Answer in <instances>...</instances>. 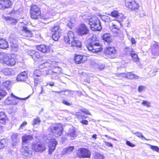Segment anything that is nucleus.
<instances>
[{
  "mask_svg": "<svg viewBox=\"0 0 159 159\" xmlns=\"http://www.w3.org/2000/svg\"><path fill=\"white\" fill-rule=\"evenodd\" d=\"M52 69L49 70L48 73L49 75H52V78L53 79H56L57 76L56 77L61 71V69L59 67H54L53 66Z\"/></svg>",
  "mask_w": 159,
  "mask_h": 159,
  "instance_id": "obj_12",
  "label": "nucleus"
},
{
  "mask_svg": "<svg viewBox=\"0 0 159 159\" xmlns=\"http://www.w3.org/2000/svg\"><path fill=\"white\" fill-rule=\"evenodd\" d=\"M26 52L27 54L31 56L32 57L34 54L35 53V51L34 50H26Z\"/></svg>",
  "mask_w": 159,
  "mask_h": 159,
  "instance_id": "obj_50",
  "label": "nucleus"
},
{
  "mask_svg": "<svg viewBox=\"0 0 159 159\" xmlns=\"http://www.w3.org/2000/svg\"><path fill=\"white\" fill-rule=\"evenodd\" d=\"M145 87L143 86H139V88L138 89V90L139 92H142L145 88Z\"/></svg>",
  "mask_w": 159,
  "mask_h": 159,
  "instance_id": "obj_59",
  "label": "nucleus"
},
{
  "mask_svg": "<svg viewBox=\"0 0 159 159\" xmlns=\"http://www.w3.org/2000/svg\"><path fill=\"white\" fill-rule=\"evenodd\" d=\"M7 145L5 139L1 140L0 141V149H3Z\"/></svg>",
  "mask_w": 159,
  "mask_h": 159,
  "instance_id": "obj_38",
  "label": "nucleus"
},
{
  "mask_svg": "<svg viewBox=\"0 0 159 159\" xmlns=\"http://www.w3.org/2000/svg\"><path fill=\"white\" fill-rule=\"evenodd\" d=\"M152 54L154 55H159V43L155 42L151 46Z\"/></svg>",
  "mask_w": 159,
  "mask_h": 159,
  "instance_id": "obj_18",
  "label": "nucleus"
},
{
  "mask_svg": "<svg viewBox=\"0 0 159 159\" xmlns=\"http://www.w3.org/2000/svg\"><path fill=\"white\" fill-rule=\"evenodd\" d=\"M4 87L9 90L11 87V82L9 81H7L3 83L2 87Z\"/></svg>",
  "mask_w": 159,
  "mask_h": 159,
  "instance_id": "obj_33",
  "label": "nucleus"
},
{
  "mask_svg": "<svg viewBox=\"0 0 159 159\" xmlns=\"http://www.w3.org/2000/svg\"><path fill=\"white\" fill-rule=\"evenodd\" d=\"M33 139V136L31 135H25L22 137V148L21 151L24 156L27 158H31L32 156V151L30 150L27 143L28 141Z\"/></svg>",
  "mask_w": 159,
  "mask_h": 159,
  "instance_id": "obj_2",
  "label": "nucleus"
},
{
  "mask_svg": "<svg viewBox=\"0 0 159 159\" xmlns=\"http://www.w3.org/2000/svg\"><path fill=\"white\" fill-rule=\"evenodd\" d=\"M75 21V20L74 19L71 20L70 21H69L67 23V26H68L70 28H71L74 25Z\"/></svg>",
  "mask_w": 159,
  "mask_h": 159,
  "instance_id": "obj_41",
  "label": "nucleus"
},
{
  "mask_svg": "<svg viewBox=\"0 0 159 159\" xmlns=\"http://www.w3.org/2000/svg\"><path fill=\"white\" fill-rule=\"evenodd\" d=\"M75 115L77 116V117L80 119H81V115H80V113L79 112H77L75 113Z\"/></svg>",
  "mask_w": 159,
  "mask_h": 159,
  "instance_id": "obj_63",
  "label": "nucleus"
},
{
  "mask_svg": "<svg viewBox=\"0 0 159 159\" xmlns=\"http://www.w3.org/2000/svg\"><path fill=\"white\" fill-rule=\"evenodd\" d=\"M2 18L4 19L5 20L7 21L9 23L12 24L14 25H15L17 21L16 19L10 17L9 16L6 17L4 15H2Z\"/></svg>",
  "mask_w": 159,
  "mask_h": 159,
  "instance_id": "obj_25",
  "label": "nucleus"
},
{
  "mask_svg": "<svg viewBox=\"0 0 159 159\" xmlns=\"http://www.w3.org/2000/svg\"><path fill=\"white\" fill-rule=\"evenodd\" d=\"M7 94V93L3 90H2V88L0 89V100L1 99V97L5 96Z\"/></svg>",
  "mask_w": 159,
  "mask_h": 159,
  "instance_id": "obj_45",
  "label": "nucleus"
},
{
  "mask_svg": "<svg viewBox=\"0 0 159 159\" xmlns=\"http://www.w3.org/2000/svg\"><path fill=\"white\" fill-rule=\"evenodd\" d=\"M32 150L36 152H42L46 150L45 145L44 143H33L31 144Z\"/></svg>",
  "mask_w": 159,
  "mask_h": 159,
  "instance_id": "obj_7",
  "label": "nucleus"
},
{
  "mask_svg": "<svg viewBox=\"0 0 159 159\" xmlns=\"http://www.w3.org/2000/svg\"><path fill=\"white\" fill-rule=\"evenodd\" d=\"M4 9L8 8L11 7L12 3L9 0H3Z\"/></svg>",
  "mask_w": 159,
  "mask_h": 159,
  "instance_id": "obj_31",
  "label": "nucleus"
},
{
  "mask_svg": "<svg viewBox=\"0 0 159 159\" xmlns=\"http://www.w3.org/2000/svg\"><path fill=\"white\" fill-rule=\"evenodd\" d=\"M46 142L49 143L48 145L49 147L48 152L49 154H51L55 150L57 144V142L54 138L48 139Z\"/></svg>",
  "mask_w": 159,
  "mask_h": 159,
  "instance_id": "obj_10",
  "label": "nucleus"
},
{
  "mask_svg": "<svg viewBox=\"0 0 159 159\" xmlns=\"http://www.w3.org/2000/svg\"><path fill=\"white\" fill-rule=\"evenodd\" d=\"M3 72L5 75H9L13 74V70L11 68H6L3 70Z\"/></svg>",
  "mask_w": 159,
  "mask_h": 159,
  "instance_id": "obj_32",
  "label": "nucleus"
},
{
  "mask_svg": "<svg viewBox=\"0 0 159 159\" xmlns=\"http://www.w3.org/2000/svg\"><path fill=\"white\" fill-rule=\"evenodd\" d=\"M120 21L117 22L116 20L112 23V25L111 27V31L115 33H118V31L119 30L121 25Z\"/></svg>",
  "mask_w": 159,
  "mask_h": 159,
  "instance_id": "obj_17",
  "label": "nucleus"
},
{
  "mask_svg": "<svg viewBox=\"0 0 159 159\" xmlns=\"http://www.w3.org/2000/svg\"><path fill=\"white\" fill-rule=\"evenodd\" d=\"M104 143L108 147H113L112 144L110 143L107 142L106 141H105Z\"/></svg>",
  "mask_w": 159,
  "mask_h": 159,
  "instance_id": "obj_60",
  "label": "nucleus"
},
{
  "mask_svg": "<svg viewBox=\"0 0 159 159\" xmlns=\"http://www.w3.org/2000/svg\"><path fill=\"white\" fill-rule=\"evenodd\" d=\"M11 51L14 52H16L18 50L17 45L12 43L11 45Z\"/></svg>",
  "mask_w": 159,
  "mask_h": 159,
  "instance_id": "obj_37",
  "label": "nucleus"
},
{
  "mask_svg": "<svg viewBox=\"0 0 159 159\" xmlns=\"http://www.w3.org/2000/svg\"><path fill=\"white\" fill-rule=\"evenodd\" d=\"M102 39L108 43L111 42L112 41V39L110 37V35L109 33H106L102 36Z\"/></svg>",
  "mask_w": 159,
  "mask_h": 159,
  "instance_id": "obj_28",
  "label": "nucleus"
},
{
  "mask_svg": "<svg viewBox=\"0 0 159 159\" xmlns=\"http://www.w3.org/2000/svg\"><path fill=\"white\" fill-rule=\"evenodd\" d=\"M78 34L81 35H83L88 34L89 30L85 25L81 24L77 30Z\"/></svg>",
  "mask_w": 159,
  "mask_h": 159,
  "instance_id": "obj_14",
  "label": "nucleus"
},
{
  "mask_svg": "<svg viewBox=\"0 0 159 159\" xmlns=\"http://www.w3.org/2000/svg\"><path fill=\"white\" fill-rule=\"evenodd\" d=\"M27 124V122L26 121H25L23 122V123L20 125V129L23 128V127L26 125Z\"/></svg>",
  "mask_w": 159,
  "mask_h": 159,
  "instance_id": "obj_62",
  "label": "nucleus"
},
{
  "mask_svg": "<svg viewBox=\"0 0 159 159\" xmlns=\"http://www.w3.org/2000/svg\"><path fill=\"white\" fill-rule=\"evenodd\" d=\"M116 50L114 47H109L107 48L106 53L108 54H115Z\"/></svg>",
  "mask_w": 159,
  "mask_h": 159,
  "instance_id": "obj_30",
  "label": "nucleus"
},
{
  "mask_svg": "<svg viewBox=\"0 0 159 159\" xmlns=\"http://www.w3.org/2000/svg\"><path fill=\"white\" fill-rule=\"evenodd\" d=\"M36 48L39 51L43 53L48 52L50 50L49 46H46L44 44L38 45L37 46Z\"/></svg>",
  "mask_w": 159,
  "mask_h": 159,
  "instance_id": "obj_20",
  "label": "nucleus"
},
{
  "mask_svg": "<svg viewBox=\"0 0 159 159\" xmlns=\"http://www.w3.org/2000/svg\"><path fill=\"white\" fill-rule=\"evenodd\" d=\"M98 39L95 35H93L90 39V43L96 42L95 41H97Z\"/></svg>",
  "mask_w": 159,
  "mask_h": 159,
  "instance_id": "obj_54",
  "label": "nucleus"
},
{
  "mask_svg": "<svg viewBox=\"0 0 159 159\" xmlns=\"http://www.w3.org/2000/svg\"><path fill=\"white\" fill-rule=\"evenodd\" d=\"M64 41L67 43L71 44L72 47H80L81 45V42L75 36L73 32L69 31L64 34Z\"/></svg>",
  "mask_w": 159,
  "mask_h": 159,
  "instance_id": "obj_3",
  "label": "nucleus"
},
{
  "mask_svg": "<svg viewBox=\"0 0 159 159\" xmlns=\"http://www.w3.org/2000/svg\"><path fill=\"white\" fill-rule=\"evenodd\" d=\"M62 102L63 104L67 106H70L71 105V104L69 102H68L66 101L65 99H63L62 101Z\"/></svg>",
  "mask_w": 159,
  "mask_h": 159,
  "instance_id": "obj_58",
  "label": "nucleus"
},
{
  "mask_svg": "<svg viewBox=\"0 0 159 159\" xmlns=\"http://www.w3.org/2000/svg\"><path fill=\"white\" fill-rule=\"evenodd\" d=\"M7 119V117L5 113L3 111L0 112V123L5 125Z\"/></svg>",
  "mask_w": 159,
  "mask_h": 159,
  "instance_id": "obj_24",
  "label": "nucleus"
},
{
  "mask_svg": "<svg viewBox=\"0 0 159 159\" xmlns=\"http://www.w3.org/2000/svg\"><path fill=\"white\" fill-rule=\"evenodd\" d=\"M56 93H59L60 95H67V94L66 93V91H59V92H56Z\"/></svg>",
  "mask_w": 159,
  "mask_h": 159,
  "instance_id": "obj_61",
  "label": "nucleus"
},
{
  "mask_svg": "<svg viewBox=\"0 0 159 159\" xmlns=\"http://www.w3.org/2000/svg\"><path fill=\"white\" fill-rule=\"evenodd\" d=\"M117 18L118 19V20H117L116 21L117 22H119V20H120V22H121V21H122L124 19L123 15L121 14H119Z\"/></svg>",
  "mask_w": 159,
  "mask_h": 159,
  "instance_id": "obj_48",
  "label": "nucleus"
},
{
  "mask_svg": "<svg viewBox=\"0 0 159 159\" xmlns=\"http://www.w3.org/2000/svg\"><path fill=\"white\" fill-rule=\"evenodd\" d=\"M131 57L132 58L133 60L135 62H137L139 61V57L135 53L134 51L133 53H132L131 55H130Z\"/></svg>",
  "mask_w": 159,
  "mask_h": 159,
  "instance_id": "obj_36",
  "label": "nucleus"
},
{
  "mask_svg": "<svg viewBox=\"0 0 159 159\" xmlns=\"http://www.w3.org/2000/svg\"><path fill=\"white\" fill-rule=\"evenodd\" d=\"M150 146V148L152 150L154 151H156L157 152V150H158L159 147L156 146L152 145L150 144H148Z\"/></svg>",
  "mask_w": 159,
  "mask_h": 159,
  "instance_id": "obj_44",
  "label": "nucleus"
},
{
  "mask_svg": "<svg viewBox=\"0 0 159 159\" xmlns=\"http://www.w3.org/2000/svg\"><path fill=\"white\" fill-rule=\"evenodd\" d=\"M97 67L100 70H103L105 67V65L103 64H98L97 65Z\"/></svg>",
  "mask_w": 159,
  "mask_h": 159,
  "instance_id": "obj_55",
  "label": "nucleus"
},
{
  "mask_svg": "<svg viewBox=\"0 0 159 159\" xmlns=\"http://www.w3.org/2000/svg\"><path fill=\"white\" fill-rule=\"evenodd\" d=\"M8 47V43L6 40L2 39H0V48L5 49Z\"/></svg>",
  "mask_w": 159,
  "mask_h": 159,
  "instance_id": "obj_27",
  "label": "nucleus"
},
{
  "mask_svg": "<svg viewBox=\"0 0 159 159\" xmlns=\"http://www.w3.org/2000/svg\"><path fill=\"white\" fill-rule=\"evenodd\" d=\"M142 104L143 106H146L147 107H150L151 106L150 102L147 101L143 100L142 102Z\"/></svg>",
  "mask_w": 159,
  "mask_h": 159,
  "instance_id": "obj_46",
  "label": "nucleus"
},
{
  "mask_svg": "<svg viewBox=\"0 0 159 159\" xmlns=\"http://www.w3.org/2000/svg\"><path fill=\"white\" fill-rule=\"evenodd\" d=\"M79 156L83 158H89L91 157V153L86 148H80L78 151Z\"/></svg>",
  "mask_w": 159,
  "mask_h": 159,
  "instance_id": "obj_13",
  "label": "nucleus"
},
{
  "mask_svg": "<svg viewBox=\"0 0 159 159\" xmlns=\"http://www.w3.org/2000/svg\"><path fill=\"white\" fill-rule=\"evenodd\" d=\"M11 97H8L4 101V103L6 105H14L17 104V102H13V100L12 99V98H16L17 99L24 100H25L27 99V98H20L18 97H17L14 95L13 93H11Z\"/></svg>",
  "mask_w": 159,
  "mask_h": 159,
  "instance_id": "obj_11",
  "label": "nucleus"
},
{
  "mask_svg": "<svg viewBox=\"0 0 159 159\" xmlns=\"http://www.w3.org/2000/svg\"><path fill=\"white\" fill-rule=\"evenodd\" d=\"M0 60L2 61L6 65L9 66H14L16 64L14 58L8 56L7 53L4 52L0 53Z\"/></svg>",
  "mask_w": 159,
  "mask_h": 159,
  "instance_id": "obj_4",
  "label": "nucleus"
},
{
  "mask_svg": "<svg viewBox=\"0 0 159 159\" xmlns=\"http://www.w3.org/2000/svg\"><path fill=\"white\" fill-rule=\"evenodd\" d=\"M125 4L131 11H136L139 7V4L134 0H125Z\"/></svg>",
  "mask_w": 159,
  "mask_h": 159,
  "instance_id": "obj_9",
  "label": "nucleus"
},
{
  "mask_svg": "<svg viewBox=\"0 0 159 159\" xmlns=\"http://www.w3.org/2000/svg\"><path fill=\"white\" fill-rule=\"evenodd\" d=\"M34 85L35 86L37 85L39 82H40V78H39V77H34Z\"/></svg>",
  "mask_w": 159,
  "mask_h": 159,
  "instance_id": "obj_52",
  "label": "nucleus"
},
{
  "mask_svg": "<svg viewBox=\"0 0 159 159\" xmlns=\"http://www.w3.org/2000/svg\"><path fill=\"white\" fill-rule=\"evenodd\" d=\"M41 75V71L39 70H36L34 71L33 74V76L39 77L40 78Z\"/></svg>",
  "mask_w": 159,
  "mask_h": 159,
  "instance_id": "obj_39",
  "label": "nucleus"
},
{
  "mask_svg": "<svg viewBox=\"0 0 159 159\" xmlns=\"http://www.w3.org/2000/svg\"><path fill=\"white\" fill-rule=\"evenodd\" d=\"M95 159H104V157L102 155L99 153H97L95 157Z\"/></svg>",
  "mask_w": 159,
  "mask_h": 159,
  "instance_id": "obj_49",
  "label": "nucleus"
},
{
  "mask_svg": "<svg viewBox=\"0 0 159 159\" xmlns=\"http://www.w3.org/2000/svg\"><path fill=\"white\" fill-rule=\"evenodd\" d=\"M40 57L39 53L38 52H35V53L34 54V55L32 57V58L34 60H35L36 58H39Z\"/></svg>",
  "mask_w": 159,
  "mask_h": 159,
  "instance_id": "obj_47",
  "label": "nucleus"
},
{
  "mask_svg": "<svg viewBox=\"0 0 159 159\" xmlns=\"http://www.w3.org/2000/svg\"><path fill=\"white\" fill-rule=\"evenodd\" d=\"M30 11L37 12V13H39V12H41L39 8L35 5H34L31 6Z\"/></svg>",
  "mask_w": 159,
  "mask_h": 159,
  "instance_id": "obj_34",
  "label": "nucleus"
},
{
  "mask_svg": "<svg viewBox=\"0 0 159 159\" xmlns=\"http://www.w3.org/2000/svg\"><path fill=\"white\" fill-rule=\"evenodd\" d=\"M83 20L90 25L91 30L93 31H100L102 29L100 21L95 16H90L84 14L81 16Z\"/></svg>",
  "mask_w": 159,
  "mask_h": 159,
  "instance_id": "obj_1",
  "label": "nucleus"
},
{
  "mask_svg": "<svg viewBox=\"0 0 159 159\" xmlns=\"http://www.w3.org/2000/svg\"><path fill=\"white\" fill-rule=\"evenodd\" d=\"M49 66V63L47 62H45L43 63L40 65L39 66V67L40 69H43L44 67H46L48 66Z\"/></svg>",
  "mask_w": 159,
  "mask_h": 159,
  "instance_id": "obj_40",
  "label": "nucleus"
},
{
  "mask_svg": "<svg viewBox=\"0 0 159 159\" xmlns=\"http://www.w3.org/2000/svg\"><path fill=\"white\" fill-rule=\"evenodd\" d=\"M3 0H0V9L4 10Z\"/></svg>",
  "mask_w": 159,
  "mask_h": 159,
  "instance_id": "obj_57",
  "label": "nucleus"
},
{
  "mask_svg": "<svg viewBox=\"0 0 159 159\" xmlns=\"http://www.w3.org/2000/svg\"><path fill=\"white\" fill-rule=\"evenodd\" d=\"M137 136L141 139H143L145 140H148L141 133L139 132H136L134 133Z\"/></svg>",
  "mask_w": 159,
  "mask_h": 159,
  "instance_id": "obj_43",
  "label": "nucleus"
},
{
  "mask_svg": "<svg viewBox=\"0 0 159 159\" xmlns=\"http://www.w3.org/2000/svg\"><path fill=\"white\" fill-rule=\"evenodd\" d=\"M37 13V12L30 11V17L32 19H38L40 17L41 12H39Z\"/></svg>",
  "mask_w": 159,
  "mask_h": 159,
  "instance_id": "obj_29",
  "label": "nucleus"
},
{
  "mask_svg": "<svg viewBox=\"0 0 159 159\" xmlns=\"http://www.w3.org/2000/svg\"><path fill=\"white\" fill-rule=\"evenodd\" d=\"M82 111L83 112L86 113L87 114H88V115L90 114V113H89V111L88 110H87L83 109L82 110Z\"/></svg>",
  "mask_w": 159,
  "mask_h": 159,
  "instance_id": "obj_64",
  "label": "nucleus"
},
{
  "mask_svg": "<svg viewBox=\"0 0 159 159\" xmlns=\"http://www.w3.org/2000/svg\"><path fill=\"white\" fill-rule=\"evenodd\" d=\"M27 74L25 72H23L18 75L17 77V80L18 81H24L27 79Z\"/></svg>",
  "mask_w": 159,
  "mask_h": 159,
  "instance_id": "obj_23",
  "label": "nucleus"
},
{
  "mask_svg": "<svg viewBox=\"0 0 159 159\" xmlns=\"http://www.w3.org/2000/svg\"><path fill=\"white\" fill-rule=\"evenodd\" d=\"M74 149V146H70L68 148H66L63 149L62 152V154L64 155L66 154H69L71 153Z\"/></svg>",
  "mask_w": 159,
  "mask_h": 159,
  "instance_id": "obj_26",
  "label": "nucleus"
},
{
  "mask_svg": "<svg viewBox=\"0 0 159 159\" xmlns=\"http://www.w3.org/2000/svg\"><path fill=\"white\" fill-rule=\"evenodd\" d=\"M67 134L68 136L71 138V139L77 136L76 130L73 127L69 129V131Z\"/></svg>",
  "mask_w": 159,
  "mask_h": 159,
  "instance_id": "obj_22",
  "label": "nucleus"
},
{
  "mask_svg": "<svg viewBox=\"0 0 159 159\" xmlns=\"http://www.w3.org/2000/svg\"><path fill=\"white\" fill-rule=\"evenodd\" d=\"M86 47L89 51L93 53L101 52L102 49V45L99 43L94 42L88 44Z\"/></svg>",
  "mask_w": 159,
  "mask_h": 159,
  "instance_id": "obj_5",
  "label": "nucleus"
},
{
  "mask_svg": "<svg viewBox=\"0 0 159 159\" xmlns=\"http://www.w3.org/2000/svg\"><path fill=\"white\" fill-rule=\"evenodd\" d=\"M101 18L105 22H108L110 21V18L108 16H101Z\"/></svg>",
  "mask_w": 159,
  "mask_h": 159,
  "instance_id": "obj_42",
  "label": "nucleus"
},
{
  "mask_svg": "<svg viewBox=\"0 0 159 159\" xmlns=\"http://www.w3.org/2000/svg\"><path fill=\"white\" fill-rule=\"evenodd\" d=\"M21 33L22 35L29 37H32L33 35L31 31L25 26L22 27Z\"/></svg>",
  "mask_w": 159,
  "mask_h": 159,
  "instance_id": "obj_16",
  "label": "nucleus"
},
{
  "mask_svg": "<svg viewBox=\"0 0 159 159\" xmlns=\"http://www.w3.org/2000/svg\"><path fill=\"white\" fill-rule=\"evenodd\" d=\"M111 16L117 18L118 15V12L115 10H114L111 12Z\"/></svg>",
  "mask_w": 159,
  "mask_h": 159,
  "instance_id": "obj_53",
  "label": "nucleus"
},
{
  "mask_svg": "<svg viewBox=\"0 0 159 159\" xmlns=\"http://www.w3.org/2000/svg\"><path fill=\"white\" fill-rule=\"evenodd\" d=\"M117 75L118 76L125 77L126 78L130 79H138L139 77L138 75L132 74V72H129L127 73H117Z\"/></svg>",
  "mask_w": 159,
  "mask_h": 159,
  "instance_id": "obj_15",
  "label": "nucleus"
},
{
  "mask_svg": "<svg viewBox=\"0 0 159 159\" xmlns=\"http://www.w3.org/2000/svg\"><path fill=\"white\" fill-rule=\"evenodd\" d=\"M126 144L127 145H128L131 147H134L135 146V145L134 144L132 143L130 141H127L126 142Z\"/></svg>",
  "mask_w": 159,
  "mask_h": 159,
  "instance_id": "obj_56",
  "label": "nucleus"
},
{
  "mask_svg": "<svg viewBox=\"0 0 159 159\" xmlns=\"http://www.w3.org/2000/svg\"><path fill=\"white\" fill-rule=\"evenodd\" d=\"M125 52L127 54H129L131 55L134 51L131 48L127 47L125 49Z\"/></svg>",
  "mask_w": 159,
  "mask_h": 159,
  "instance_id": "obj_35",
  "label": "nucleus"
},
{
  "mask_svg": "<svg viewBox=\"0 0 159 159\" xmlns=\"http://www.w3.org/2000/svg\"><path fill=\"white\" fill-rule=\"evenodd\" d=\"M18 134L17 133H14L12 134L11 138L12 140V144L13 146H15L19 142V139L18 137Z\"/></svg>",
  "mask_w": 159,
  "mask_h": 159,
  "instance_id": "obj_21",
  "label": "nucleus"
},
{
  "mask_svg": "<svg viewBox=\"0 0 159 159\" xmlns=\"http://www.w3.org/2000/svg\"><path fill=\"white\" fill-rule=\"evenodd\" d=\"M40 122V120L39 118H36L34 119L33 120V125H34L38 124Z\"/></svg>",
  "mask_w": 159,
  "mask_h": 159,
  "instance_id": "obj_51",
  "label": "nucleus"
},
{
  "mask_svg": "<svg viewBox=\"0 0 159 159\" xmlns=\"http://www.w3.org/2000/svg\"><path fill=\"white\" fill-rule=\"evenodd\" d=\"M63 128L61 124H55L51 126V131L53 134L57 137L61 135L62 134Z\"/></svg>",
  "mask_w": 159,
  "mask_h": 159,
  "instance_id": "obj_6",
  "label": "nucleus"
},
{
  "mask_svg": "<svg viewBox=\"0 0 159 159\" xmlns=\"http://www.w3.org/2000/svg\"><path fill=\"white\" fill-rule=\"evenodd\" d=\"M87 57L81 55H77L75 58V61L76 64H80L84 62L87 60Z\"/></svg>",
  "mask_w": 159,
  "mask_h": 159,
  "instance_id": "obj_19",
  "label": "nucleus"
},
{
  "mask_svg": "<svg viewBox=\"0 0 159 159\" xmlns=\"http://www.w3.org/2000/svg\"><path fill=\"white\" fill-rule=\"evenodd\" d=\"M52 38L55 41H57L61 36V29L59 26H54L52 29Z\"/></svg>",
  "mask_w": 159,
  "mask_h": 159,
  "instance_id": "obj_8",
  "label": "nucleus"
}]
</instances>
